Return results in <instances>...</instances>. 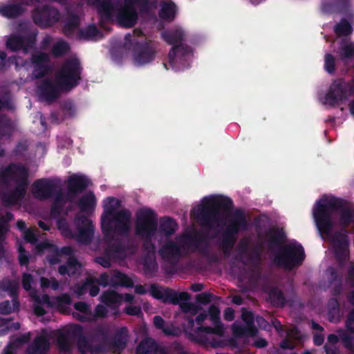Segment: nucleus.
I'll return each mask as SVG.
<instances>
[{
    "mask_svg": "<svg viewBox=\"0 0 354 354\" xmlns=\"http://www.w3.org/2000/svg\"><path fill=\"white\" fill-rule=\"evenodd\" d=\"M100 34V30L95 25L91 24L85 28H82L79 30V36L81 39L90 40L95 38Z\"/></svg>",
    "mask_w": 354,
    "mask_h": 354,
    "instance_id": "ea45409f",
    "label": "nucleus"
},
{
    "mask_svg": "<svg viewBox=\"0 0 354 354\" xmlns=\"http://www.w3.org/2000/svg\"><path fill=\"white\" fill-rule=\"evenodd\" d=\"M68 201L66 195L62 189L55 193V198L51 205L50 215L53 218H57L60 216L66 202Z\"/></svg>",
    "mask_w": 354,
    "mask_h": 354,
    "instance_id": "c85d7f7f",
    "label": "nucleus"
},
{
    "mask_svg": "<svg viewBox=\"0 0 354 354\" xmlns=\"http://www.w3.org/2000/svg\"><path fill=\"white\" fill-rule=\"evenodd\" d=\"M208 313L214 326H200L199 330L208 334L223 336L224 334V327L221 322L219 308L214 305H212L209 308Z\"/></svg>",
    "mask_w": 354,
    "mask_h": 354,
    "instance_id": "4be33fe9",
    "label": "nucleus"
},
{
    "mask_svg": "<svg viewBox=\"0 0 354 354\" xmlns=\"http://www.w3.org/2000/svg\"><path fill=\"white\" fill-rule=\"evenodd\" d=\"M346 326L349 331L354 333V309H352L348 313L346 321Z\"/></svg>",
    "mask_w": 354,
    "mask_h": 354,
    "instance_id": "0e129e2a",
    "label": "nucleus"
},
{
    "mask_svg": "<svg viewBox=\"0 0 354 354\" xmlns=\"http://www.w3.org/2000/svg\"><path fill=\"white\" fill-rule=\"evenodd\" d=\"M25 12V8L20 3H11L0 8V13L8 19L17 18Z\"/></svg>",
    "mask_w": 354,
    "mask_h": 354,
    "instance_id": "c756f323",
    "label": "nucleus"
},
{
    "mask_svg": "<svg viewBox=\"0 0 354 354\" xmlns=\"http://www.w3.org/2000/svg\"><path fill=\"white\" fill-rule=\"evenodd\" d=\"M351 95L349 82L343 78H338L330 84L325 96V103L335 106L346 100Z\"/></svg>",
    "mask_w": 354,
    "mask_h": 354,
    "instance_id": "ddd939ff",
    "label": "nucleus"
},
{
    "mask_svg": "<svg viewBox=\"0 0 354 354\" xmlns=\"http://www.w3.org/2000/svg\"><path fill=\"white\" fill-rule=\"evenodd\" d=\"M88 290V286L86 284V279L82 283H76L74 286L73 291L78 297L84 295Z\"/></svg>",
    "mask_w": 354,
    "mask_h": 354,
    "instance_id": "13d9d810",
    "label": "nucleus"
},
{
    "mask_svg": "<svg viewBox=\"0 0 354 354\" xmlns=\"http://www.w3.org/2000/svg\"><path fill=\"white\" fill-rule=\"evenodd\" d=\"M98 333L102 336L103 341L95 344V335H85L80 325H74L70 331L71 336L76 339L77 347L80 354H106L110 349L120 353L127 347L129 336L127 326L120 328L110 342H107V335L104 330L101 329Z\"/></svg>",
    "mask_w": 354,
    "mask_h": 354,
    "instance_id": "7ed1b4c3",
    "label": "nucleus"
},
{
    "mask_svg": "<svg viewBox=\"0 0 354 354\" xmlns=\"http://www.w3.org/2000/svg\"><path fill=\"white\" fill-rule=\"evenodd\" d=\"M33 279L32 274L29 273H24L22 277V286L23 288L28 291L31 289V284L32 283Z\"/></svg>",
    "mask_w": 354,
    "mask_h": 354,
    "instance_id": "e2e57ef3",
    "label": "nucleus"
},
{
    "mask_svg": "<svg viewBox=\"0 0 354 354\" xmlns=\"http://www.w3.org/2000/svg\"><path fill=\"white\" fill-rule=\"evenodd\" d=\"M206 202L197 209V218L203 226L212 228L218 221V209H223L228 214L227 225L223 235L236 238V235L248 228V221L245 211L241 208L234 207L233 201L227 196H216L205 198Z\"/></svg>",
    "mask_w": 354,
    "mask_h": 354,
    "instance_id": "f03ea898",
    "label": "nucleus"
},
{
    "mask_svg": "<svg viewBox=\"0 0 354 354\" xmlns=\"http://www.w3.org/2000/svg\"><path fill=\"white\" fill-rule=\"evenodd\" d=\"M30 62L33 68L32 74L35 79H41L50 73V59L47 53L39 51L32 54Z\"/></svg>",
    "mask_w": 354,
    "mask_h": 354,
    "instance_id": "f3484780",
    "label": "nucleus"
},
{
    "mask_svg": "<svg viewBox=\"0 0 354 354\" xmlns=\"http://www.w3.org/2000/svg\"><path fill=\"white\" fill-rule=\"evenodd\" d=\"M176 222L169 217H162L160 221V232L167 236L173 235L177 229Z\"/></svg>",
    "mask_w": 354,
    "mask_h": 354,
    "instance_id": "c9c22d12",
    "label": "nucleus"
},
{
    "mask_svg": "<svg viewBox=\"0 0 354 354\" xmlns=\"http://www.w3.org/2000/svg\"><path fill=\"white\" fill-rule=\"evenodd\" d=\"M90 180L84 175L74 174L67 181L66 200L73 201L75 196L82 193L89 185Z\"/></svg>",
    "mask_w": 354,
    "mask_h": 354,
    "instance_id": "a211bd4d",
    "label": "nucleus"
},
{
    "mask_svg": "<svg viewBox=\"0 0 354 354\" xmlns=\"http://www.w3.org/2000/svg\"><path fill=\"white\" fill-rule=\"evenodd\" d=\"M7 232V227L3 226L1 223H0V261L5 257L6 250L3 246V243L6 240Z\"/></svg>",
    "mask_w": 354,
    "mask_h": 354,
    "instance_id": "8fccbe9b",
    "label": "nucleus"
},
{
    "mask_svg": "<svg viewBox=\"0 0 354 354\" xmlns=\"http://www.w3.org/2000/svg\"><path fill=\"white\" fill-rule=\"evenodd\" d=\"M176 240L178 243L169 240L160 248L158 253L163 260L176 262L189 251H198L203 255L208 252L209 243L199 233H184Z\"/></svg>",
    "mask_w": 354,
    "mask_h": 354,
    "instance_id": "423d86ee",
    "label": "nucleus"
},
{
    "mask_svg": "<svg viewBox=\"0 0 354 354\" xmlns=\"http://www.w3.org/2000/svg\"><path fill=\"white\" fill-rule=\"evenodd\" d=\"M32 187L35 198L41 201L52 198L57 187L53 181L47 178L36 180L33 183Z\"/></svg>",
    "mask_w": 354,
    "mask_h": 354,
    "instance_id": "aec40b11",
    "label": "nucleus"
},
{
    "mask_svg": "<svg viewBox=\"0 0 354 354\" xmlns=\"http://www.w3.org/2000/svg\"><path fill=\"white\" fill-rule=\"evenodd\" d=\"M19 263L20 266H27L29 263L28 252L24 249L22 245L19 247Z\"/></svg>",
    "mask_w": 354,
    "mask_h": 354,
    "instance_id": "6e6d98bb",
    "label": "nucleus"
},
{
    "mask_svg": "<svg viewBox=\"0 0 354 354\" xmlns=\"http://www.w3.org/2000/svg\"><path fill=\"white\" fill-rule=\"evenodd\" d=\"M109 205H106L101 217L102 232L106 239H111L114 234L126 236L130 231L131 213L127 209L115 211L120 201L114 197H108Z\"/></svg>",
    "mask_w": 354,
    "mask_h": 354,
    "instance_id": "0eeeda50",
    "label": "nucleus"
},
{
    "mask_svg": "<svg viewBox=\"0 0 354 354\" xmlns=\"http://www.w3.org/2000/svg\"><path fill=\"white\" fill-rule=\"evenodd\" d=\"M37 31H32L24 36L13 35L6 41V47L12 52L22 50L27 53L35 46L37 40Z\"/></svg>",
    "mask_w": 354,
    "mask_h": 354,
    "instance_id": "4468645a",
    "label": "nucleus"
},
{
    "mask_svg": "<svg viewBox=\"0 0 354 354\" xmlns=\"http://www.w3.org/2000/svg\"><path fill=\"white\" fill-rule=\"evenodd\" d=\"M80 25V19L75 15H71L66 21L64 25V30L68 31H73Z\"/></svg>",
    "mask_w": 354,
    "mask_h": 354,
    "instance_id": "3c124183",
    "label": "nucleus"
},
{
    "mask_svg": "<svg viewBox=\"0 0 354 354\" xmlns=\"http://www.w3.org/2000/svg\"><path fill=\"white\" fill-rule=\"evenodd\" d=\"M113 257L110 254H108L105 250L102 256L95 258V262L105 268H109L111 266V261Z\"/></svg>",
    "mask_w": 354,
    "mask_h": 354,
    "instance_id": "603ef678",
    "label": "nucleus"
},
{
    "mask_svg": "<svg viewBox=\"0 0 354 354\" xmlns=\"http://www.w3.org/2000/svg\"><path fill=\"white\" fill-rule=\"evenodd\" d=\"M28 178V169L20 163L12 162L0 169L1 183L8 185L12 180L16 183L12 190L3 194L1 201L4 207L15 206L25 197L30 183Z\"/></svg>",
    "mask_w": 354,
    "mask_h": 354,
    "instance_id": "39448f33",
    "label": "nucleus"
},
{
    "mask_svg": "<svg viewBox=\"0 0 354 354\" xmlns=\"http://www.w3.org/2000/svg\"><path fill=\"white\" fill-rule=\"evenodd\" d=\"M12 312V307L9 301H4L0 303V314L9 315Z\"/></svg>",
    "mask_w": 354,
    "mask_h": 354,
    "instance_id": "69168bd1",
    "label": "nucleus"
},
{
    "mask_svg": "<svg viewBox=\"0 0 354 354\" xmlns=\"http://www.w3.org/2000/svg\"><path fill=\"white\" fill-rule=\"evenodd\" d=\"M143 269L146 274H153L158 270V264L155 259L146 257L143 261Z\"/></svg>",
    "mask_w": 354,
    "mask_h": 354,
    "instance_id": "c03bdc74",
    "label": "nucleus"
},
{
    "mask_svg": "<svg viewBox=\"0 0 354 354\" xmlns=\"http://www.w3.org/2000/svg\"><path fill=\"white\" fill-rule=\"evenodd\" d=\"M71 48L69 44L65 41H59L52 47V54L55 57H61L68 53Z\"/></svg>",
    "mask_w": 354,
    "mask_h": 354,
    "instance_id": "58836bf2",
    "label": "nucleus"
},
{
    "mask_svg": "<svg viewBox=\"0 0 354 354\" xmlns=\"http://www.w3.org/2000/svg\"><path fill=\"white\" fill-rule=\"evenodd\" d=\"M123 312L128 315L137 316L138 317L143 315L141 307L139 306H127L124 308Z\"/></svg>",
    "mask_w": 354,
    "mask_h": 354,
    "instance_id": "5fc2aeb1",
    "label": "nucleus"
},
{
    "mask_svg": "<svg viewBox=\"0 0 354 354\" xmlns=\"http://www.w3.org/2000/svg\"><path fill=\"white\" fill-rule=\"evenodd\" d=\"M328 272L329 273V283H333L335 282H341L342 277L339 274L337 270L333 267H330L328 268Z\"/></svg>",
    "mask_w": 354,
    "mask_h": 354,
    "instance_id": "bf43d9fd",
    "label": "nucleus"
},
{
    "mask_svg": "<svg viewBox=\"0 0 354 354\" xmlns=\"http://www.w3.org/2000/svg\"><path fill=\"white\" fill-rule=\"evenodd\" d=\"M83 67L77 57L64 61L55 74L56 83L62 90L69 91L77 87L82 80Z\"/></svg>",
    "mask_w": 354,
    "mask_h": 354,
    "instance_id": "9d476101",
    "label": "nucleus"
},
{
    "mask_svg": "<svg viewBox=\"0 0 354 354\" xmlns=\"http://www.w3.org/2000/svg\"><path fill=\"white\" fill-rule=\"evenodd\" d=\"M158 351V344L152 338L142 340L136 347L137 354H156Z\"/></svg>",
    "mask_w": 354,
    "mask_h": 354,
    "instance_id": "f704fd0d",
    "label": "nucleus"
},
{
    "mask_svg": "<svg viewBox=\"0 0 354 354\" xmlns=\"http://www.w3.org/2000/svg\"><path fill=\"white\" fill-rule=\"evenodd\" d=\"M48 348V340L44 336H37L28 345L26 352L28 354H46Z\"/></svg>",
    "mask_w": 354,
    "mask_h": 354,
    "instance_id": "bb28decb",
    "label": "nucleus"
},
{
    "mask_svg": "<svg viewBox=\"0 0 354 354\" xmlns=\"http://www.w3.org/2000/svg\"><path fill=\"white\" fill-rule=\"evenodd\" d=\"M339 214V224L348 227L354 223V204L335 196H324L313 207V214L317 230L323 239H330L334 254L340 267H343L349 258V241L348 236L337 231L333 234L334 222L333 214Z\"/></svg>",
    "mask_w": 354,
    "mask_h": 354,
    "instance_id": "f257e3e1",
    "label": "nucleus"
},
{
    "mask_svg": "<svg viewBox=\"0 0 354 354\" xmlns=\"http://www.w3.org/2000/svg\"><path fill=\"white\" fill-rule=\"evenodd\" d=\"M31 16L35 24L41 28H47L59 21L61 14L57 8L44 5L35 7L32 11Z\"/></svg>",
    "mask_w": 354,
    "mask_h": 354,
    "instance_id": "f8f14e48",
    "label": "nucleus"
},
{
    "mask_svg": "<svg viewBox=\"0 0 354 354\" xmlns=\"http://www.w3.org/2000/svg\"><path fill=\"white\" fill-rule=\"evenodd\" d=\"M74 308L82 313L88 314L91 313L89 305L85 301H77L74 304Z\"/></svg>",
    "mask_w": 354,
    "mask_h": 354,
    "instance_id": "680f3d73",
    "label": "nucleus"
},
{
    "mask_svg": "<svg viewBox=\"0 0 354 354\" xmlns=\"http://www.w3.org/2000/svg\"><path fill=\"white\" fill-rule=\"evenodd\" d=\"M13 131L11 120L6 115L0 116V136H10Z\"/></svg>",
    "mask_w": 354,
    "mask_h": 354,
    "instance_id": "a19ab883",
    "label": "nucleus"
},
{
    "mask_svg": "<svg viewBox=\"0 0 354 354\" xmlns=\"http://www.w3.org/2000/svg\"><path fill=\"white\" fill-rule=\"evenodd\" d=\"M135 4L138 3L139 10L140 13L142 14H149L150 12L156 8L157 1H149V0H134Z\"/></svg>",
    "mask_w": 354,
    "mask_h": 354,
    "instance_id": "79ce46f5",
    "label": "nucleus"
},
{
    "mask_svg": "<svg viewBox=\"0 0 354 354\" xmlns=\"http://www.w3.org/2000/svg\"><path fill=\"white\" fill-rule=\"evenodd\" d=\"M236 241V238H231L222 234L220 248L225 257H229L231 255L232 250L235 245Z\"/></svg>",
    "mask_w": 354,
    "mask_h": 354,
    "instance_id": "4c0bfd02",
    "label": "nucleus"
},
{
    "mask_svg": "<svg viewBox=\"0 0 354 354\" xmlns=\"http://www.w3.org/2000/svg\"><path fill=\"white\" fill-rule=\"evenodd\" d=\"M268 234L270 236L268 241L269 248L272 249L275 247H279L273 259L277 266L291 270L303 263L306 254L301 244L289 243L281 246L286 239L283 229H270L268 231Z\"/></svg>",
    "mask_w": 354,
    "mask_h": 354,
    "instance_id": "20e7f679",
    "label": "nucleus"
},
{
    "mask_svg": "<svg viewBox=\"0 0 354 354\" xmlns=\"http://www.w3.org/2000/svg\"><path fill=\"white\" fill-rule=\"evenodd\" d=\"M122 295L114 290L105 291L101 295V301L107 306L117 309L122 301Z\"/></svg>",
    "mask_w": 354,
    "mask_h": 354,
    "instance_id": "473e14b6",
    "label": "nucleus"
},
{
    "mask_svg": "<svg viewBox=\"0 0 354 354\" xmlns=\"http://www.w3.org/2000/svg\"><path fill=\"white\" fill-rule=\"evenodd\" d=\"M66 264L67 265L70 274L73 276L76 274L77 270L80 268L81 266L77 259L73 257H69Z\"/></svg>",
    "mask_w": 354,
    "mask_h": 354,
    "instance_id": "864d4df0",
    "label": "nucleus"
},
{
    "mask_svg": "<svg viewBox=\"0 0 354 354\" xmlns=\"http://www.w3.org/2000/svg\"><path fill=\"white\" fill-rule=\"evenodd\" d=\"M24 238L26 242L32 244H35L38 241L37 236L32 229H28L24 232Z\"/></svg>",
    "mask_w": 354,
    "mask_h": 354,
    "instance_id": "052dcab7",
    "label": "nucleus"
},
{
    "mask_svg": "<svg viewBox=\"0 0 354 354\" xmlns=\"http://www.w3.org/2000/svg\"><path fill=\"white\" fill-rule=\"evenodd\" d=\"M162 297L160 300L163 303L174 305L179 304L180 301H188L190 299V295L188 292H178L169 288H162Z\"/></svg>",
    "mask_w": 354,
    "mask_h": 354,
    "instance_id": "5701e85b",
    "label": "nucleus"
},
{
    "mask_svg": "<svg viewBox=\"0 0 354 354\" xmlns=\"http://www.w3.org/2000/svg\"><path fill=\"white\" fill-rule=\"evenodd\" d=\"M57 345L62 352L67 353L71 351V344L67 334L62 333L57 339Z\"/></svg>",
    "mask_w": 354,
    "mask_h": 354,
    "instance_id": "a18cd8bd",
    "label": "nucleus"
},
{
    "mask_svg": "<svg viewBox=\"0 0 354 354\" xmlns=\"http://www.w3.org/2000/svg\"><path fill=\"white\" fill-rule=\"evenodd\" d=\"M176 14L177 7L174 2L171 1L161 2L158 15L162 21L171 22L174 20Z\"/></svg>",
    "mask_w": 354,
    "mask_h": 354,
    "instance_id": "a878e982",
    "label": "nucleus"
},
{
    "mask_svg": "<svg viewBox=\"0 0 354 354\" xmlns=\"http://www.w3.org/2000/svg\"><path fill=\"white\" fill-rule=\"evenodd\" d=\"M110 285L113 287L121 286L125 288H133L134 283L127 274L119 270H114L113 277L111 278Z\"/></svg>",
    "mask_w": 354,
    "mask_h": 354,
    "instance_id": "2f4dec72",
    "label": "nucleus"
},
{
    "mask_svg": "<svg viewBox=\"0 0 354 354\" xmlns=\"http://www.w3.org/2000/svg\"><path fill=\"white\" fill-rule=\"evenodd\" d=\"M107 313H108V310L104 306H103L102 304H98L96 306V307L95 308V317H100V318H104L106 317Z\"/></svg>",
    "mask_w": 354,
    "mask_h": 354,
    "instance_id": "774afa93",
    "label": "nucleus"
},
{
    "mask_svg": "<svg viewBox=\"0 0 354 354\" xmlns=\"http://www.w3.org/2000/svg\"><path fill=\"white\" fill-rule=\"evenodd\" d=\"M138 14L134 0H124L123 6L117 12V20L123 27L132 28L137 23Z\"/></svg>",
    "mask_w": 354,
    "mask_h": 354,
    "instance_id": "2eb2a0df",
    "label": "nucleus"
},
{
    "mask_svg": "<svg viewBox=\"0 0 354 354\" xmlns=\"http://www.w3.org/2000/svg\"><path fill=\"white\" fill-rule=\"evenodd\" d=\"M60 107L65 118H73L75 115V106L71 100L64 101Z\"/></svg>",
    "mask_w": 354,
    "mask_h": 354,
    "instance_id": "37998d69",
    "label": "nucleus"
},
{
    "mask_svg": "<svg viewBox=\"0 0 354 354\" xmlns=\"http://www.w3.org/2000/svg\"><path fill=\"white\" fill-rule=\"evenodd\" d=\"M105 250L115 260H124L127 257V248L124 243L120 239H116L108 244Z\"/></svg>",
    "mask_w": 354,
    "mask_h": 354,
    "instance_id": "b1692460",
    "label": "nucleus"
},
{
    "mask_svg": "<svg viewBox=\"0 0 354 354\" xmlns=\"http://www.w3.org/2000/svg\"><path fill=\"white\" fill-rule=\"evenodd\" d=\"M18 288V283L12 279H4L0 283V290L8 292L9 295L13 298V306L16 308L19 306V302L17 299Z\"/></svg>",
    "mask_w": 354,
    "mask_h": 354,
    "instance_id": "cd10ccee",
    "label": "nucleus"
},
{
    "mask_svg": "<svg viewBox=\"0 0 354 354\" xmlns=\"http://www.w3.org/2000/svg\"><path fill=\"white\" fill-rule=\"evenodd\" d=\"M125 43L132 46L133 58L136 65L142 66L151 62L155 57V50L146 41H138L130 34L124 37Z\"/></svg>",
    "mask_w": 354,
    "mask_h": 354,
    "instance_id": "9b49d317",
    "label": "nucleus"
},
{
    "mask_svg": "<svg viewBox=\"0 0 354 354\" xmlns=\"http://www.w3.org/2000/svg\"><path fill=\"white\" fill-rule=\"evenodd\" d=\"M96 281V278L91 277L86 278L88 290H89V295L91 297L97 296L100 292L99 284Z\"/></svg>",
    "mask_w": 354,
    "mask_h": 354,
    "instance_id": "de8ad7c7",
    "label": "nucleus"
},
{
    "mask_svg": "<svg viewBox=\"0 0 354 354\" xmlns=\"http://www.w3.org/2000/svg\"><path fill=\"white\" fill-rule=\"evenodd\" d=\"M162 38L173 47L168 54L169 63L172 68H177V64H185L187 57L192 53L190 46L183 44L184 32L181 29L166 30L161 33Z\"/></svg>",
    "mask_w": 354,
    "mask_h": 354,
    "instance_id": "1a4fd4ad",
    "label": "nucleus"
},
{
    "mask_svg": "<svg viewBox=\"0 0 354 354\" xmlns=\"http://www.w3.org/2000/svg\"><path fill=\"white\" fill-rule=\"evenodd\" d=\"M213 295L210 292H202L196 295V300L198 304L206 305L211 302Z\"/></svg>",
    "mask_w": 354,
    "mask_h": 354,
    "instance_id": "4d7b16f0",
    "label": "nucleus"
},
{
    "mask_svg": "<svg viewBox=\"0 0 354 354\" xmlns=\"http://www.w3.org/2000/svg\"><path fill=\"white\" fill-rule=\"evenodd\" d=\"M341 56L342 59H351L354 57V43H349L342 46Z\"/></svg>",
    "mask_w": 354,
    "mask_h": 354,
    "instance_id": "09e8293b",
    "label": "nucleus"
},
{
    "mask_svg": "<svg viewBox=\"0 0 354 354\" xmlns=\"http://www.w3.org/2000/svg\"><path fill=\"white\" fill-rule=\"evenodd\" d=\"M95 206L96 198L92 192L83 195L78 201V207L80 211L84 213L92 212Z\"/></svg>",
    "mask_w": 354,
    "mask_h": 354,
    "instance_id": "7c9ffc66",
    "label": "nucleus"
},
{
    "mask_svg": "<svg viewBox=\"0 0 354 354\" xmlns=\"http://www.w3.org/2000/svg\"><path fill=\"white\" fill-rule=\"evenodd\" d=\"M324 69L329 74H333L336 71L335 59L334 56L330 53L325 55Z\"/></svg>",
    "mask_w": 354,
    "mask_h": 354,
    "instance_id": "49530a36",
    "label": "nucleus"
},
{
    "mask_svg": "<svg viewBox=\"0 0 354 354\" xmlns=\"http://www.w3.org/2000/svg\"><path fill=\"white\" fill-rule=\"evenodd\" d=\"M94 5L102 19L112 20L115 10L112 0H95Z\"/></svg>",
    "mask_w": 354,
    "mask_h": 354,
    "instance_id": "393cba45",
    "label": "nucleus"
},
{
    "mask_svg": "<svg viewBox=\"0 0 354 354\" xmlns=\"http://www.w3.org/2000/svg\"><path fill=\"white\" fill-rule=\"evenodd\" d=\"M96 281L99 285L103 287H106L109 284H110L111 279L106 272H103L100 275L98 279L96 278Z\"/></svg>",
    "mask_w": 354,
    "mask_h": 354,
    "instance_id": "338daca9",
    "label": "nucleus"
},
{
    "mask_svg": "<svg viewBox=\"0 0 354 354\" xmlns=\"http://www.w3.org/2000/svg\"><path fill=\"white\" fill-rule=\"evenodd\" d=\"M268 297L272 306L283 308L286 306L287 300L283 291L278 287H272L268 292Z\"/></svg>",
    "mask_w": 354,
    "mask_h": 354,
    "instance_id": "72a5a7b5",
    "label": "nucleus"
},
{
    "mask_svg": "<svg viewBox=\"0 0 354 354\" xmlns=\"http://www.w3.org/2000/svg\"><path fill=\"white\" fill-rule=\"evenodd\" d=\"M158 230L157 214L151 208L138 209L136 214L135 233L143 240V248L149 254L156 251L153 239Z\"/></svg>",
    "mask_w": 354,
    "mask_h": 354,
    "instance_id": "6e6552de",
    "label": "nucleus"
},
{
    "mask_svg": "<svg viewBox=\"0 0 354 354\" xmlns=\"http://www.w3.org/2000/svg\"><path fill=\"white\" fill-rule=\"evenodd\" d=\"M241 318L246 324V326L234 324L232 326L234 335L237 338L256 336L258 330L254 326V313L252 311L243 308Z\"/></svg>",
    "mask_w": 354,
    "mask_h": 354,
    "instance_id": "dca6fc26",
    "label": "nucleus"
},
{
    "mask_svg": "<svg viewBox=\"0 0 354 354\" xmlns=\"http://www.w3.org/2000/svg\"><path fill=\"white\" fill-rule=\"evenodd\" d=\"M334 31L338 37H346L352 33L353 28L346 19H342L335 25Z\"/></svg>",
    "mask_w": 354,
    "mask_h": 354,
    "instance_id": "e433bc0d",
    "label": "nucleus"
},
{
    "mask_svg": "<svg viewBox=\"0 0 354 354\" xmlns=\"http://www.w3.org/2000/svg\"><path fill=\"white\" fill-rule=\"evenodd\" d=\"M38 90L40 97L48 103L55 102L59 97L60 91H66L60 88L56 81L53 82L48 78L41 81L38 86Z\"/></svg>",
    "mask_w": 354,
    "mask_h": 354,
    "instance_id": "6ab92c4d",
    "label": "nucleus"
},
{
    "mask_svg": "<svg viewBox=\"0 0 354 354\" xmlns=\"http://www.w3.org/2000/svg\"><path fill=\"white\" fill-rule=\"evenodd\" d=\"M75 222L77 225H81L76 236L77 241L81 243L89 244L94 236V226L92 221L86 216L82 215L75 217Z\"/></svg>",
    "mask_w": 354,
    "mask_h": 354,
    "instance_id": "412c9836",
    "label": "nucleus"
}]
</instances>
